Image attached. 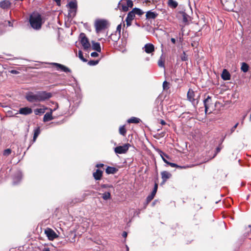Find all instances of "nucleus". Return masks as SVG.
I'll use <instances>...</instances> for the list:
<instances>
[{
  "label": "nucleus",
  "instance_id": "49",
  "mask_svg": "<svg viewBox=\"0 0 251 251\" xmlns=\"http://www.w3.org/2000/svg\"><path fill=\"white\" fill-rule=\"evenodd\" d=\"M112 186L111 185H107V184H103L101 185V187L102 188H109V187H112Z\"/></svg>",
  "mask_w": 251,
  "mask_h": 251
},
{
  "label": "nucleus",
  "instance_id": "33",
  "mask_svg": "<svg viewBox=\"0 0 251 251\" xmlns=\"http://www.w3.org/2000/svg\"><path fill=\"white\" fill-rule=\"evenodd\" d=\"M168 4L170 7L174 8L177 6L178 3L176 1H168Z\"/></svg>",
  "mask_w": 251,
  "mask_h": 251
},
{
  "label": "nucleus",
  "instance_id": "48",
  "mask_svg": "<svg viewBox=\"0 0 251 251\" xmlns=\"http://www.w3.org/2000/svg\"><path fill=\"white\" fill-rule=\"evenodd\" d=\"M99 54L97 52H93L91 53V56L93 57H96L98 56Z\"/></svg>",
  "mask_w": 251,
  "mask_h": 251
},
{
  "label": "nucleus",
  "instance_id": "13",
  "mask_svg": "<svg viewBox=\"0 0 251 251\" xmlns=\"http://www.w3.org/2000/svg\"><path fill=\"white\" fill-rule=\"evenodd\" d=\"M51 64L55 66L56 67V69L57 70H60L66 73H70L71 72V70L69 68L62 64L57 63H52Z\"/></svg>",
  "mask_w": 251,
  "mask_h": 251
},
{
  "label": "nucleus",
  "instance_id": "52",
  "mask_svg": "<svg viewBox=\"0 0 251 251\" xmlns=\"http://www.w3.org/2000/svg\"><path fill=\"white\" fill-rule=\"evenodd\" d=\"M7 23H8V26H11V27L13 26V24L10 21H8Z\"/></svg>",
  "mask_w": 251,
  "mask_h": 251
},
{
  "label": "nucleus",
  "instance_id": "45",
  "mask_svg": "<svg viewBox=\"0 0 251 251\" xmlns=\"http://www.w3.org/2000/svg\"><path fill=\"white\" fill-rule=\"evenodd\" d=\"M132 21V20H129V19H128L126 18V25L127 26L131 25Z\"/></svg>",
  "mask_w": 251,
  "mask_h": 251
},
{
  "label": "nucleus",
  "instance_id": "11",
  "mask_svg": "<svg viewBox=\"0 0 251 251\" xmlns=\"http://www.w3.org/2000/svg\"><path fill=\"white\" fill-rule=\"evenodd\" d=\"M58 107V106H57V107L56 108H54V109H52L51 108H49L50 112L46 113L43 118V121L44 122H47L50 121L53 119V118L52 117V112L54 111Z\"/></svg>",
  "mask_w": 251,
  "mask_h": 251
},
{
  "label": "nucleus",
  "instance_id": "34",
  "mask_svg": "<svg viewBox=\"0 0 251 251\" xmlns=\"http://www.w3.org/2000/svg\"><path fill=\"white\" fill-rule=\"evenodd\" d=\"M228 2H229V1L226 0V1H224V2H223V1H221V3H222V5H223L224 8L225 9H226V10L230 11V10H232V7H231V8H227V7H226V5H227Z\"/></svg>",
  "mask_w": 251,
  "mask_h": 251
},
{
  "label": "nucleus",
  "instance_id": "24",
  "mask_svg": "<svg viewBox=\"0 0 251 251\" xmlns=\"http://www.w3.org/2000/svg\"><path fill=\"white\" fill-rule=\"evenodd\" d=\"M118 171V169L115 167L108 166L106 169L105 172L107 174H114Z\"/></svg>",
  "mask_w": 251,
  "mask_h": 251
},
{
  "label": "nucleus",
  "instance_id": "58",
  "mask_svg": "<svg viewBox=\"0 0 251 251\" xmlns=\"http://www.w3.org/2000/svg\"><path fill=\"white\" fill-rule=\"evenodd\" d=\"M43 251H50V250L48 249V250H46Z\"/></svg>",
  "mask_w": 251,
  "mask_h": 251
},
{
  "label": "nucleus",
  "instance_id": "15",
  "mask_svg": "<svg viewBox=\"0 0 251 251\" xmlns=\"http://www.w3.org/2000/svg\"><path fill=\"white\" fill-rule=\"evenodd\" d=\"M32 110L31 108L28 107H25L20 108L19 113L24 115H27L31 114Z\"/></svg>",
  "mask_w": 251,
  "mask_h": 251
},
{
  "label": "nucleus",
  "instance_id": "28",
  "mask_svg": "<svg viewBox=\"0 0 251 251\" xmlns=\"http://www.w3.org/2000/svg\"><path fill=\"white\" fill-rule=\"evenodd\" d=\"M140 121L141 120L140 119L136 118V117H131V118L128 119L127 122L128 123L137 124V123H139Z\"/></svg>",
  "mask_w": 251,
  "mask_h": 251
},
{
  "label": "nucleus",
  "instance_id": "17",
  "mask_svg": "<svg viewBox=\"0 0 251 251\" xmlns=\"http://www.w3.org/2000/svg\"><path fill=\"white\" fill-rule=\"evenodd\" d=\"M22 174L20 171H18L13 177V183L14 184H17L22 179Z\"/></svg>",
  "mask_w": 251,
  "mask_h": 251
},
{
  "label": "nucleus",
  "instance_id": "23",
  "mask_svg": "<svg viewBox=\"0 0 251 251\" xmlns=\"http://www.w3.org/2000/svg\"><path fill=\"white\" fill-rule=\"evenodd\" d=\"M92 43L93 50H96L97 52H100L101 51L100 44L98 42H95L94 41H92Z\"/></svg>",
  "mask_w": 251,
  "mask_h": 251
},
{
  "label": "nucleus",
  "instance_id": "38",
  "mask_svg": "<svg viewBox=\"0 0 251 251\" xmlns=\"http://www.w3.org/2000/svg\"><path fill=\"white\" fill-rule=\"evenodd\" d=\"M180 57L182 61H186L188 60L187 55L186 54L185 51L183 52V53L181 55Z\"/></svg>",
  "mask_w": 251,
  "mask_h": 251
},
{
  "label": "nucleus",
  "instance_id": "29",
  "mask_svg": "<svg viewBox=\"0 0 251 251\" xmlns=\"http://www.w3.org/2000/svg\"><path fill=\"white\" fill-rule=\"evenodd\" d=\"M40 133V130L39 127H37L35 129H34V135H33V142H34L36 141V140L38 136L39 135Z\"/></svg>",
  "mask_w": 251,
  "mask_h": 251
},
{
  "label": "nucleus",
  "instance_id": "56",
  "mask_svg": "<svg viewBox=\"0 0 251 251\" xmlns=\"http://www.w3.org/2000/svg\"><path fill=\"white\" fill-rule=\"evenodd\" d=\"M56 2H57V5H60L61 1L58 0V1H56Z\"/></svg>",
  "mask_w": 251,
  "mask_h": 251
},
{
  "label": "nucleus",
  "instance_id": "54",
  "mask_svg": "<svg viewBox=\"0 0 251 251\" xmlns=\"http://www.w3.org/2000/svg\"><path fill=\"white\" fill-rule=\"evenodd\" d=\"M171 42L173 43V44H175L176 43V39L174 38H172L171 39Z\"/></svg>",
  "mask_w": 251,
  "mask_h": 251
},
{
  "label": "nucleus",
  "instance_id": "9",
  "mask_svg": "<svg viewBox=\"0 0 251 251\" xmlns=\"http://www.w3.org/2000/svg\"><path fill=\"white\" fill-rule=\"evenodd\" d=\"M129 146V144H125L123 146H118L115 148L114 151L118 154L125 153L128 151Z\"/></svg>",
  "mask_w": 251,
  "mask_h": 251
},
{
  "label": "nucleus",
  "instance_id": "7",
  "mask_svg": "<svg viewBox=\"0 0 251 251\" xmlns=\"http://www.w3.org/2000/svg\"><path fill=\"white\" fill-rule=\"evenodd\" d=\"M195 94L194 91L190 89L187 92V99L192 103V104L195 106L197 105L198 101L197 99L195 98Z\"/></svg>",
  "mask_w": 251,
  "mask_h": 251
},
{
  "label": "nucleus",
  "instance_id": "42",
  "mask_svg": "<svg viewBox=\"0 0 251 251\" xmlns=\"http://www.w3.org/2000/svg\"><path fill=\"white\" fill-rule=\"evenodd\" d=\"M157 188H158L157 184L155 183L154 185L153 190L152 192H151V194L154 195V196L157 192Z\"/></svg>",
  "mask_w": 251,
  "mask_h": 251
},
{
  "label": "nucleus",
  "instance_id": "41",
  "mask_svg": "<svg viewBox=\"0 0 251 251\" xmlns=\"http://www.w3.org/2000/svg\"><path fill=\"white\" fill-rule=\"evenodd\" d=\"M169 83L166 81L163 82V87L164 89H167L169 88Z\"/></svg>",
  "mask_w": 251,
  "mask_h": 251
},
{
  "label": "nucleus",
  "instance_id": "10",
  "mask_svg": "<svg viewBox=\"0 0 251 251\" xmlns=\"http://www.w3.org/2000/svg\"><path fill=\"white\" fill-rule=\"evenodd\" d=\"M45 233L48 237V239L50 241H52L57 237V235L56 233L50 228H47L46 229Z\"/></svg>",
  "mask_w": 251,
  "mask_h": 251
},
{
  "label": "nucleus",
  "instance_id": "43",
  "mask_svg": "<svg viewBox=\"0 0 251 251\" xmlns=\"http://www.w3.org/2000/svg\"><path fill=\"white\" fill-rule=\"evenodd\" d=\"M128 8H131L133 6V1H125Z\"/></svg>",
  "mask_w": 251,
  "mask_h": 251
},
{
  "label": "nucleus",
  "instance_id": "18",
  "mask_svg": "<svg viewBox=\"0 0 251 251\" xmlns=\"http://www.w3.org/2000/svg\"><path fill=\"white\" fill-rule=\"evenodd\" d=\"M211 98L210 96H208L207 98L203 100V104L205 107V112L207 113L208 112V110L209 107V105L211 103Z\"/></svg>",
  "mask_w": 251,
  "mask_h": 251
},
{
  "label": "nucleus",
  "instance_id": "14",
  "mask_svg": "<svg viewBox=\"0 0 251 251\" xmlns=\"http://www.w3.org/2000/svg\"><path fill=\"white\" fill-rule=\"evenodd\" d=\"M117 9H119L120 11L126 12L128 10L129 8L125 1H119Z\"/></svg>",
  "mask_w": 251,
  "mask_h": 251
},
{
  "label": "nucleus",
  "instance_id": "46",
  "mask_svg": "<svg viewBox=\"0 0 251 251\" xmlns=\"http://www.w3.org/2000/svg\"><path fill=\"white\" fill-rule=\"evenodd\" d=\"M167 164L170 165L172 167H179V166H178L177 164L174 163H171L170 162H169Z\"/></svg>",
  "mask_w": 251,
  "mask_h": 251
},
{
  "label": "nucleus",
  "instance_id": "16",
  "mask_svg": "<svg viewBox=\"0 0 251 251\" xmlns=\"http://www.w3.org/2000/svg\"><path fill=\"white\" fill-rule=\"evenodd\" d=\"M161 177L163 179V181L161 183V184H164L168 179L170 178L172 175L171 173L167 171H163L161 173Z\"/></svg>",
  "mask_w": 251,
  "mask_h": 251
},
{
  "label": "nucleus",
  "instance_id": "6",
  "mask_svg": "<svg viewBox=\"0 0 251 251\" xmlns=\"http://www.w3.org/2000/svg\"><path fill=\"white\" fill-rule=\"evenodd\" d=\"M37 93L39 102L45 101L52 97L51 93L50 92L38 91Z\"/></svg>",
  "mask_w": 251,
  "mask_h": 251
},
{
  "label": "nucleus",
  "instance_id": "39",
  "mask_svg": "<svg viewBox=\"0 0 251 251\" xmlns=\"http://www.w3.org/2000/svg\"><path fill=\"white\" fill-rule=\"evenodd\" d=\"M99 60H90L88 62V64L90 66H94L98 64Z\"/></svg>",
  "mask_w": 251,
  "mask_h": 251
},
{
  "label": "nucleus",
  "instance_id": "57",
  "mask_svg": "<svg viewBox=\"0 0 251 251\" xmlns=\"http://www.w3.org/2000/svg\"><path fill=\"white\" fill-rule=\"evenodd\" d=\"M216 150H217V152H218L220 151L221 149L220 148L218 147L216 149Z\"/></svg>",
  "mask_w": 251,
  "mask_h": 251
},
{
  "label": "nucleus",
  "instance_id": "12",
  "mask_svg": "<svg viewBox=\"0 0 251 251\" xmlns=\"http://www.w3.org/2000/svg\"><path fill=\"white\" fill-rule=\"evenodd\" d=\"M143 50L148 54L152 53L154 51L155 48L154 45L151 43H147L145 44L143 48Z\"/></svg>",
  "mask_w": 251,
  "mask_h": 251
},
{
  "label": "nucleus",
  "instance_id": "3",
  "mask_svg": "<svg viewBox=\"0 0 251 251\" xmlns=\"http://www.w3.org/2000/svg\"><path fill=\"white\" fill-rule=\"evenodd\" d=\"M69 9V15L70 17H74L76 14L77 10V2L76 1H70L67 5Z\"/></svg>",
  "mask_w": 251,
  "mask_h": 251
},
{
  "label": "nucleus",
  "instance_id": "1",
  "mask_svg": "<svg viewBox=\"0 0 251 251\" xmlns=\"http://www.w3.org/2000/svg\"><path fill=\"white\" fill-rule=\"evenodd\" d=\"M29 22L31 27L35 29H39L42 25L41 15L37 12L32 13L30 16Z\"/></svg>",
  "mask_w": 251,
  "mask_h": 251
},
{
  "label": "nucleus",
  "instance_id": "27",
  "mask_svg": "<svg viewBox=\"0 0 251 251\" xmlns=\"http://www.w3.org/2000/svg\"><path fill=\"white\" fill-rule=\"evenodd\" d=\"M164 60H165V58L163 57V55L162 54L161 55V56L160 57V58L158 61V65L159 67H161V68L165 67Z\"/></svg>",
  "mask_w": 251,
  "mask_h": 251
},
{
  "label": "nucleus",
  "instance_id": "55",
  "mask_svg": "<svg viewBox=\"0 0 251 251\" xmlns=\"http://www.w3.org/2000/svg\"><path fill=\"white\" fill-rule=\"evenodd\" d=\"M160 123L161 124V125H165L166 124V123L164 121V120H161V122Z\"/></svg>",
  "mask_w": 251,
  "mask_h": 251
},
{
  "label": "nucleus",
  "instance_id": "20",
  "mask_svg": "<svg viewBox=\"0 0 251 251\" xmlns=\"http://www.w3.org/2000/svg\"><path fill=\"white\" fill-rule=\"evenodd\" d=\"M157 15L158 14L156 12L149 11L146 13V17L147 19H154Z\"/></svg>",
  "mask_w": 251,
  "mask_h": 251
},
{
  "label": "nucleus",
  "instance_id": "51",
  "mask_svg": "<svg viewBox=\"0 0 251 251\" xmlns=\"http://www.w3.org/2000/svg\"><path fill=\"white\" fill-rule=\"evenodd\" d=\"M103 166V164H97L96 165V167L99 168V167H102Z\"/></svg>",
  "mask_w": 251,
  "mask_h": 251
},
{
  "label": "nucleus",
  "instance_id": "35",
  "mask_svg": "<svg viewBox=\"0 0 251 251\" xmlns=\"http://www.w3.org/2000/svg\"><path fill=\"white\" fill-rule=\"evenodd\" d=\"M161 156V157H162L163 161L167 164L168 163L169 161H167V160L166 159V158H169L167 154H166L163 152H162Z\"/></svg>",
  "mask_w": 251,
  "mask_h": 251
},
{
  "label": "nucleus",
  "instance_id": "26",
  "mask_svg": "<svg viewBox=\"0 0 251 251\" xmlns=\"http://www.w3.org/2000/svg\"><path fill=\"white\" fill-rule=\"evenodd\" d=\"M10 5L9 1H1L0 2V7L3 9L7 8Z\"/></svg>",
  "mask_w": 251,
  "mask_h": 251
},
{
  "label": "nucleus",
  "instance_id": "22",
  "mask_svg": "<svg viewBox=\"0 0 251 251\" xmlns=\"http://www.w3.org/2000/svg\"><path fill=\"white\" fill-rule=\"evenodd\" d=\"M221 77L224 80H228L230 79V75L226 69H224L221 75Z\"/></svg>",
  "mask_w": 251,
  "mask_h": 251
},
{
  "label": "nucleus",
  "instance_id": "50",
  "mask_svg": "<svg viewBox=\"0 0 251 251\" xmlns=\"http://www.w3.org/2000/svg\"><path fill=\"white\" fill-rule=\"evenodd\" d=\"M10 73L13 74H18L19 72L15 70H12L10 71Z\"/></svg>",
  "mask_w": 251,
  "mask_h": 251
},
{
  "label": "nucleus",
  "instance_id": "30",
  "mask_svg": "<svg viewBox=\"0 0 251 251\" xmlns=\"http://www.w3.org/2000/svg\"><path fill=\"white\" fill-rule=\"evenodd\" d=\"M249 65L245 62L242 63V66L241 67V70L244 72L246 73L249 70Z\"/></svg>",
  "mask_w": 251,
  "mask_h": 251
},
{
  "label": "nucleus",
  "instance_id": "53",
  "mask_svg": "<svg viewBox=\"0 0 251 251\" xmlns=\"http://www.w3.org/2000/svg\"><path fill=\"white\" fill-rule=\"evenodd\" d=\"M127 233L126 232V231H124L123 233V236L125 238H126V236H127Z\"/></svg>",
  "mask_w": 251,
  "mask_h": 251
},
{
  "label": "nucleus",
  "instance_id": "25",
  "mask_svg": "<svg viewBox=\"0 0 251 251\" xmlns=\"http://www.w3.org/2000/svg\"><path fill=\"white\" fill-rule=\"evenodd\" d=\"M47 109H48V108L46 107H44L43 108H37L34 109V112L35 115H37L44 113Z\"/></svg>",
  "mask_w": 251,
  "mask_h": 251
},
{
  "label": "nucleus",
  "instance_id": "8",
  "mask_svg": "<svg viewBox=\"0 0 251 251\" xmlns=\"http://www.w3.org/2000/svg\"><path fill=\"white\" fill-rule=\"evenodd\" d=\"M26 100L30 102H39L38 93H33L32 92H29L25 95Z\"/></svg>",
  "mask_w": 251,
  "mask_h": 251
},
{
  "label": "nucleus",
  "instance_id": "21",
  "mask_svg": "<svg viewBox=\"0 0 251 251\" xmlns=\"http://www.w3.org/2000/svg\"><path fill=\"white\" fill-rule=\"evenodd\" d=\"M102 173V171L97 169L96 171L93 174V177L97 180H100L101 178Z\"/></svg>",
  "mask_w": 251,
  "mask_h": 251
},
{
  "label": "nucleus",
  "instance_id": "4",
  "mask_svg": "<svg viewBox=\"0 0 251 251\" xmlns=\"http://www.w3.org/2000/svg\"><path fill=\"white\" fill-rule=\"evenodd\" d=\"M144 12L140 9L138 8H134L131 11H130L127 15L126 19L133 20L135 17V15H137L139 16L142 15L144 14Z\"/></svg>",
  "mask_w": 251,
  "mask_h": 251
},
{
  "label": "nucleus",
  "instance_id": "5",
  "mask_svg": "<svg viewBox=\"0 0 251 251\" xmlns=\"http://www.w3.org/2000/svg\"><path fill=\"white\" fill-rule=\"evenodd\" d=\"M80 43L85 50H88L91 47L90 43L84 33H81L80 34Z\"/></svg>",
  "mask_w": 251,
  "mask_h": 251
},
{
  "label": "nucleus",
  "instance_id": "31",
  "mask_svg": "<svg viewBox=\"0 0 251 251\" xmlns=\"http://www.w3.org/2000/svg\"><path fill=\"white\" fill-rule=\"evenodd\" d=\"M126 132V130L125 126H121L119 128V133L123 136H125Z\"/></svg>",
  "mask_w": 251,
  "mask_h": 251
},
{
  "label": "nucleus",
  "instance_id": "32",
  "mask_svg": "<svg viewBox=\"0 0 251 251\" xmlns=\"http://www.w3.org/2000/svg\"><path fill=\"white\" fill-rule=\"evenodd\" d=\"M102 198L104 200H108L111 198V194L108 192L102 194Z\"/></svg>",
  "mask_w": 251,
  "mask_h": 251
},
{
  "label": "nucleus",
  "instance_id": "37",
  "mask_svg": "<svg viewBox=\"0 0 251 251\" xmlns=\"http://www.w3.org/2000/svg\"><path fill=\"white\" fill-rule=\"evenodd\" d=\"M11 150L10 149H7L3 151V155L4 156H7L9 155H10L11 154Z\"/></svg>",
  "mask_w": 251,
  "mask_h": 251
},
{
  "label": "nucleus",
  "instance_id": "36",
  "mask_svg": "<svg viewBox=\"0 0 251 251\" xmlns=\"http://www.w3.org/2000/svg\"><path fill=\"white\" fill-rule=\"evenodd\" d=\"M78 57L83 61L86 62L87 60L83 57L82 52L81 50H79L78 52Z\"/></svg>",
  "mask_w": 251,
  "mask_h": 251
},
{
  "label": "nucleus",
  "instance_id": "44",
  "mask_svg": "<svg viewBox=\"0 0 251 251\" xmlns=\"http://www.w3.org/2000/svg\"><path fill=\"white\" fill-rule=\"evenodd\" d=\"M121 28H122L121 24L119 25L117 27L116 32H118L119 33V35H120V34H121Z\"/></svg>",
  "mask_w": 251,
  "mask_h": 251
},
{
  "label": "nucleus",
  "instance_id": "19",
  "mask_svg": "<svg viewBox=\"0 0 251 251\" xmlns=\"http://www.w3.org/2000/svg\"><path fill=\"white\" fill-rule=\"evenodd\" d=\"M179 18H181L182 22L187 24L188 23L189 16L184 12H181L178 16Z\"/></svg>",
  "mask_w": 251,
  "mask_h": 251
},
{
  "label": "nucleus",
  "instance_id": "40",
  "mask_svg": "<svg viewBox=\"0 0 251 251\" xmlns=\"http://www.w3.org/2000/svg\"><path fill=\"white\" fill-rule=\"evenodd\" d=\"M154 197V195L152 194H151V195L148 196V197L147 198V202H149L150 201H151L153 199Z\"/></svg>",
  "mask_w": 251,
  "mask_h": 251
},
{
  "label": "nucleus",
  "instance_id": "2",
  "mask_svg": "<svg viewBox=\"0 0 251 251\" xmlns=\"http://www.w3.org/2000/svg\"><path fill=\"white\" fill-rule=\"evenodd\" d=\"M107 21L105 20H97L95 22V27L97 33L105 29L107 25Z\"/></svg>",
  "mask_w": 251,
  "mask_h": 251
},
{
  "label": "nucleus",
  "instance_id": "47",
  "mask_svg": "<svg viewBox=\"0 0 251 251\" xmlns=\"http://www.w3.org/2000/svg\"><path fill=\"white\" fill-rule=\"evenodd\" d=\"M238 125V123H236L230 129V133L233 132L235 129V128L237 127Z\"/></svg>",
  "mask_w": 251,
  "mask_h": 251
}]
</instances>
